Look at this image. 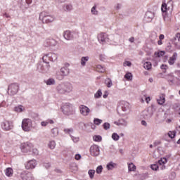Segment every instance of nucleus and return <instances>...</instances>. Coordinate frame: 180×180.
<instances>
[{
  "mask_svg": "<svg viewBox=\"0 0 180 180\" xmlns=\"http://www.w3.org/2000/svg\"><path fill=\"white\" fill-rule=\"evenodd\" d=\"M51 137H57L58 136V128H52L51 129Z\"/></svg>",
  "mask_w": 180,
  "mask_h": 180,
  "instance_id": "cd10ccee",
  "label": "nucleus"
},
{
  "mask_svg": "<svg viewBox=\"0 0 180 180\" xmlns=\"http://www.w3.org/2000/svg\"><path fill=\"white\" fill-rule=\"evenodd\" d=\"M65 133H68V134H70L71 136V133H72V131H74V130L72 129H64Z\"/></svg>",
  "mask_w": 180,
  "mask_h": 180,
  "instance_id": "052dcab7",
  "label": "nucleus"
},
{
  "mask_svg": "<svg viewBox=\"0 0 180 180\" xmlns=\"http://www.w3.org/2000/svg\"><path fill=\"white\" fill-rule=\"evenodd\" d=\"M165 51H160L155 53V56H156V57H162V56H165Z\"/></svg>",
  "mask_w": 180,
  "mask_h": 180,
  "instance_id": "09e8293b",
  "label": "nucleus"
},
{
  "mask_svg": "<svg viewBox=\"0 0 180 180\" xmlns=\"http://www.w3.org/2000/svg\"><path fill=\"white\" fill-rule=\"evenodd\" d=\"M63 37L66 40H72V39L75 37V33L70 30H66L64 32Z\"/></svg>",
  "mask_w": 180,
  "mask_h": 180,
  "instance_id": "2eb2a0df",
  "label": "nucleus"
},
{
  "mask_svg": "<svg viewBox=\"0 0 180 180\" xmlns=\"http://www.w3.org/2000/svg\"><path fill=\"white\" fill-rule=\"evenodd\" d=\"M79 112L82 116H88L91 113V109L86 105H82L79 106Z\"/></svg>",
  "mask_w": 180,
  "mask_h": 180,
  "instance_id": "f8f14e48",
  "label": "nucleus"
},
{
  "mask_svg": "<svg viewBox=\"0 0 180 180\" xmlns=\"http://www.w3.org/2000/svg\"><path fill=\"white\" fill-rule=\"evenodd\" d=\"M5 175L8 178H12L13 176V169L8 167L5 169Z\"/></svg>",
  "mask_w": 180,
  "mask_h": 180,
  "instance_id": "6ab92c4d",
  "label": "nucleus"
},
{
  "mask_svg": "<svg viewBox=\"0 0 180 180\" xmlns=\"http://www.w3.org/2000/svg\"><path fill=\"white\" fill-rule=\"evenodd\" d=\"M104 130H109L110 129V124L105 122L103 125Z\"/></svg>",
  "mask_w": 180,
  "mask_h": 180,
  "instance_id": "5fc2aeb1",
  "label": "nucleus"
},
{
  "mask_svg": "<svg viewBox=\"0 0 180 180\" xmlns=\"http://www.w3.org/2000/svg\"><path fill=\"white\" fill-rule=\"evenodd\" d=\"M102 122H103L102 120H101L99 118H96L94 120V123L96 126H99L100 124H102Z\"/></svg>",
  "mask_w": 180,
  "mask_h": 180,
  "instance_id": "8fccbe9b",
  "label": "nucleus"
},
{
  "mask_svg": "<svg viewBox=\"0 0 180 180\" xmlns=\"http://www.w3.org/2000/svg\"><path fill=\"white\" fill-rule=\"evenodd\" d=\"M47 124H54V121L53 120L49 119L46 121H42L41 122V126H42L43 127H46Z\"/></svg>",
  "mask_w": 180,
  "mask_h": 180,
  "instance_id": "393cba45",
  "label": "nucleus"
},
{
  "mask_svg": "<svg viewBox=\"0 0 180 180\" xmlns=\"http://www.w3.org/2000/svg\"><path fill=\"white\" fill-rule=\"evenodd\" d=\"M37 165V160L32 159L25 163V169H34Z\"/></svg>",
  "mask_w": 180,
  "mask_h": 180,
  "instance_id": "9d476101",
  "label": "nucleus"
},
{
  "mask_svg": "<svg viewBox=\"0 0 180 180\" xmlns=\"http://www.w3.org/2000/svg\"><path fill=\"white\" fill-rule=\"evenodd\" d=\"M91 15H98V10L96 9V6H94L91 9Z\"/></svg>",
  "mask_w": 180,
  "mask_h": 180,
  "instance_id": "de8ad7c7",
  "label": "nucleus"
},
{
  "mask_svg": "<svg viewBox=\"0 0 180 180\" xmlns=\"http://www.w3.org/2000/svg\"><path fill=\"white\" fill-rule=\"evenodd\" d=\"M21 127L24 131H30L33 129V122L29 118H25L22 121Z\"/></svg>",
  "mask_w": 180,
  "mask_h": 180,
  "instance_id": "7ed1b4c3",
  "label": "nucleus"
},
{
  "mask_svg": "<svg viewBox=\"0 0 180 180\" xmlns=\"http://www.w3.org/2000/svg\"><path fill=\"white\" fill-rule=\"evenodd\" d=\"M63 10L65 11V12H70L72 11V6L71 4H65L63 6Z\"/></svg>",
  "mask_w": 180,
  "mask_h": 180,
  "instance_id": "72a5a7b5",
  "label": "nucleus"
},
{
  "mask_svg": "<svg viewBox=\"0 0 180 180\" xmlns=\"http://www.w3.org/2000/svg\"><path fill=\"white\" fill-rule=\"evenodd\" d=\"M48 147L51 150H54L56 148V141H50L49 144H48Z\"/></svg>",
  "mask_w": 180,
  "mask_h": 180,
  "instance_id": "58836bf2",
  "label": "nucleus"
},
{
  "mask_svg": "<svg viewBox=\"0 0 180 180\" xmlns=\"http://www.w3.org/2000/svg\"><path fill=\"white\" fill-rule=\"evenodd\" d=\"M116 126H127V121L124 119H120L118 121L114 122Z\"/></svg>",
  "mask_w": 180,
  "mask_h": 180,
  "instance_id": "aec40b11",
  "label": "nucleus"
},
{
  "mask_svg": "<svg viewBox=\"0 0 180 180\" xmlns=\"http://www.w3.org/2000/svg\"><path fill=\"white\" fill-rule=\"evenodd\" d=\"M103 170V167H102V165H100V166L97 167V168L96 169V174H102Z\"/></svg>",
  "mask_w": 180,
  "mask_h": 180,
  "instance_id": "603ef678",
  "label": "nucleus"
},
{
  "mask_svg": "<svg viewBox=\"0 0 180 180\" xmlns=\"http://www.w3.org/2000/svg\"><path fill=\"white\" fill-rule=\"evenodd\" d=\"M42 60L45 64H49V61H50V54H46L43 56Z\"/></svg>",
  "mask_w": 180,
  "mask_h": 180,
  "instance_id": "f704fd0d",
  "label": "nucleus"
},
{
  "mask_svg": "<svg viewBox=\"0 0 180 180\" xmlns=\"http://www.w3.org/2000/svg\"><path fill=\"white\" fill-rule=\"evenodd\" d=\"M160 68H161V70H167V68H168V65H162L160 66Z\"/></svg>",
  "mask_w": 180,
  "mask_h": 180,
  "instance_id": "338daca9",
  "label": "nucleus"
},
{
  "mask_svg": "<svg viewBox=\"0 0 180 180\" xmlns=\"http://www.w3.org/2000/svg\"><path fill=\"white\" fill-rule=\"evenodd\" d=\"M101 153V150H99V146L97 145H93L90 147V154L93 157H98Z\"/></svg>",
  "mask_w": 180,
  "mask_h": 180,
  "instance_id": "9b49d317",
  "label": "nucleus"
},
{
  "mask_svg": "<svg viewBox=\"0 0 180 180\" xmlns=\"http://www.w3.org/2000/svg\"><path fill=\"white\" fill-rule=\"evenodd\" d=\"M162 12H168V11H169V7H168V6L167 5V4L163 3L162 4Z\"/></svg>",
  "mask_w": 180,
  "mask_h": 180,
  "instance_id": "79ce46f5",
  "label": "nucleus"
},
{
  "mask_svg": "<svg viewBox=\"0 0 180 180\" xmlns=\"http://www.w3.org/2000/svg\"><path fill=\"white\" fill-rule=\"evenodd\" d=\"M70 171L73 172L74 174L77 173L78 172V165L77 163H72L70 166Z\"/></svg>",
  "mask_w": 180,
  "mask_h": 180,
  "instance_id": "b1692460",
  "label": "nucleus"
},
{
  "mask_svg": "<svg viewBox=\"0 0 180 180\" xmlns=\"http://www.w3.org/2000/svg\"><path fill=\"white\" fill-rule=\"evenodd\" d=\"M39 71L41 72V74H47V72L50 71V65L49 63H44L41 65Z\"/></svg>",
  "mask_w": 180,
  "mask_h": 180,
  "instance_id": "4468645a",
  "label": "nucleus"
},
{
  "mask_svg": "<svg viewBox=\"0 0 180 180\" xmlns=\"http://www.w3.org/2000/svg\"><path fill=\"white\" fill-rule=\"evenodd\" d=\"M64 77L65 76L61 73L60 70L56 72V78L59 79V81L64 79Z\"/></svg>",
  "mask_w": 180,
  "mask_h": 180,
  "instance_id": "4c0bfd02",
  "label": "nucleus"
},
{
  "mask_svg": "<svg viewBox=\"0 0 180 180\" xmlns=\"http://www.w3.org/2000/svg\"><path fill=\"white\" fill-rule=\"evenodd\" d=\"M167 79L169 81V82H172V84H175V79H176L175 77H174V75H167L166 76Z\"/></svg>",
  "mask_w": 180,
  "mask_h": 180,
  "instance_id": "473e14b6",
  "label": "nucleus"
},
{
  "mask_svg": "<svg viewBox=\"0 0 180 180\" xmlns=\"http://www.w3.org/2000/svg\"><path fill=\"white\" fill-rule=\"evenodd\" d=\"M167 136H169L170 139H174V137H175V131H169Z\"/></svg>",
  "mask_w": 180,
  "mask_h": 180,
  "instance_id": "13d9d810",
  "label": "nucleus"
},
{
  "mask_svg": "<svg viewBox=\"0 0 180 180\" xmlns=\"http://www.w3.org/2000/svg\"><path fill=\"white\" fill-rule=\"evenodd\" d=\"M158 103L159 105H164L165 103V94H161L160 98L158 99Z\"/></svg>",
  "mask_w": 180,
  "mask_h": 180,
  "instance_id": "c756f323",
  "label": "nucleus"
},
{
  "mask_svg": "<svg viewBox=\"0 0 180 180\" xmlns=\"http://www.w3.org/2000/svg\"><path fill=\"white\" fill-rule=\"evenodd\" d=\"M93 140L94 141L101 143V141H102V136L101 135H95L93 136Z\"/></svg>",
  "mask_w": 180,
  "mask_h": 180,
  "instance_id": "a19ab883",
  "label": "nucleus"
},
{
  "mask_svg": "<svg viewBox=\"0 0 180 180\" xmlns=\"http://www.w3.org/2000/svg\"><path fill=\"white\" fill-rule=\"evenodd\" d=\"M96 68L98 72H105V68L101 65H97Z\"/></svg>",
  "mask_w": 180,
  "mask_h": 180,
  "instance_id": "37998d69",
  "label": "nucleus"
},
{
  "mask_svg": "<svg viewBox=\"0 0 180 180\" xmlns=\"http://www.w3.org/2000/svg\"><path fill=\"white\" fill-rule=\"evenodd\" d=\"M172 41L175 47L180 50V33L176 34L174 37L172 39Z\"/></svg>",
  "mask_w": 180,
  "mask_h": 180,
  "instance_id": "ddd939ff",
  "label": "nucleus"
},
{
  "mask_svg": "<svg viewBox=\"0 0 180 180\" xmlns=\"http://www.w3.org/2000/svg\"><path fill=\"white\" fill-rule=\"evenodd\" d=\"M143 115L145 119H150V117H153V110L148 109L143 112Z\"/></svg>",
  "mask_w": 180,
  "mask_h": 180,
  "instance_id": "f3484780",
  "label": "nucleus"
},
{
  "mask_svg": "<svg viewBox=\"0 0 180 180\" xmlns=\"http://www.w3.org/2000/svg\"><path fill=\"white\" fill-rule=\"evenodd\" d=\"M39 19L43 23H51L56 20V17L49 15V13L46 12H42L39 15Z\"/></svg>",
  "mask_w": 180,
  "mask_h": 180,
  "instance_id": "f03ea898",
  "label": "nucleus"
},
{
  "mask_svg": "<svg viewBox=\"0 0 180 180\" xmlns=\"http://www.w3.org/2000/svg\"><path fill=\"white\" fill-rule=\"evenodd\" d=\"M152 67H153V65L151 64V62L143 63V68H145V70H147L148 71L151 70Z\"/></svg>",
  "mask_w": 180,
  "mask_h": 180,
  "instance_id": "7c9ffc66",
  "label": "nucleus"
},
{
  "mask_svg": "<svg viewBox=\"0 0 180 180\" xmlns=\"http://www.w3.org/2000/svg\"><path fill=\"white\" fill-rule=\"evenodd\" d=\"M61 109L63 115H66V116H70V115H74L75 113L74 108L71 104H63Z\"/></svg>",
  "mask_w": 180,
  "mask_h": 180,
  "instance_id": "20e7f679",
  "label": "nucleus"
},
{
  "mask_svg": "<svg viewBox=\"0 0 180 180\" xmlns=\"http://www.w3.org/2000/svg\"><path fill=\"white\" fill-rule=\"evenodd\" d=\"M150 168H151V169H153V171H158L159 167L158 165L154 164V165H150Z\"/></svg>",
  "mask_w": 180,
  "mask_h": 180,
  "instance_id": "4d7b16f0",
  "label": "nucleus"
},
{
  "mask_svg": "<svg viewBox=\"0 0 180 180\" xmlns=\"http://www.w3.org/2000/svg\"><path fill=\"white\" fill-rule=\"evenodd\" d=\"M117 165L113 162H110L109 163L107 164L106 168L108 171H112V169H115L116 168Z\"/></svg>",
  "mask_w": 180,
  "mask_h": 180,
  "instance_id": "4be33fe9",
  "label": "nucleus"
},
{
  "mask_svg": "<svg viewBox=\"0 0 180 180\" xmlns=\"http://www.w3.org/2000/svg\"><path fill=\"white\" fill-rule=\"evenodd\" d=\"M99 60L101 61H105V60H106V56H105L104 54L99 55Z\"/></svg>",
  "mask_w": 180,
  "mask_h": 180,
  "instance_id": "680f3d73",
  "label": "nucleus"
},
{
  "mask_svg": "<svg viewBox=\"0 0 180 180\" xmlns=\"http://www.w3.org/2000/svg\"><path fill=\"white\" fill-rule=\"evenodd\" d=\"M88 175L90 179H94V178L95 177V169H89Z\"/></svg>",
  "mask_w": 180,
  "mask_h": 180,
  "instance_id": "c9c22d12",
  "label": "nucleus"
},
{
  "mask_svg": "<svg viewBox=\"0 0 180 180\" xmlns=\"http://www.w3.org/2000/svg\"><path fill=\"white\" fill-rule=\"evenodd\" d=\"M176 58H178V53H174L173 55L169 58L168 64H169V65H174L176 61Z\"/></svg>",
  "mask_w": 180,
  "mask_h": 180,
  "instance_id": "dca6fc26",
  "label": "nucleus"
},
{
  "mask_svg": "<svg viewBox=\"0 0 180 180\" xmlns=\"http://www.w3.org/2000/svg\"><path fill=\"white\" fill-rule=\"evenodd\" d=\"M89 61V56H83L81 58V65L82 67H85L86 65V63Z\"/></svg>",
  "mask_w": 180,
  "mask_h": 180,
  "instance_id": "bb28decb",
  "label": "nucleus"
},
{
  "mask_svg": "<svg viewBox=\"0 0 180 180\" xmlns=\"http://www.w3.org/2000/svg\"><path fill=\"white\" fill-rule=\"evenodd\" d=\"M98 40L101 41V44H105V43H106V35L104 33L100 34Z\"/></svg>",
  "mask_w": 180,
  "mask_h": 180,
  "instance_id": "5701e85b",
  "label": "nucleus"
},
{
  "mask_svg": "<svg viewBox=\"0 0 180 180\" xmlns=\"http://www.w3.org/2000/svg\"><path fill=\"white\" fill-rule=\"evenodd\" d=\"M22 153H30L33 149V145L30 143H22L20 146Z\"/></svg>",
  "mask_w": 180,
  "mask_h": 180,
  "instance_id": "1a4fd4ad",
  "label": "nucleus"
},
{
  "mask_svg": "<svg viewBox=\"0 0 180 180\" xmlns=\"http://www.w3.org/2000/svg\"><path fill=\"white\" fill-rule=\"evenodd\" d=\"M49 58H50V61H56V60H57V54L50 53Z\"/></svg>",
  "mask_w": 180,
  "mask_h": 180,
  "instance_id": "c03bdc74",
  "label": "nucleus"
},
{
  "mask_svg": "<svg viewBox=\"0 0 180 180\" xmlns=\"http://www.w3.org/2000/svg\"><path fill=\"white\" fill-rule=\"evenodd\" d=\"M128 169L130 172L136 171V165L132 162L128 164Z\"/></svg>",
  "mask_w": 180,
  "mask_h": 180,
  "instance_id": "e433bc0d",
  "label": "nucleus"
},
{
  "mask_svg": "<svg viewBox=\"0 0 180 180\" xmlns=\"http://www.w3.org/2000/svg\"><path fill=\"white\" fill-rule=\"evenodd\" d=\"M81 155L80 154H76L75 155V159L77 160V161H79V160H81Z\"/></svg>",
  "mask_w": 180,
  "mask_h": 180,
  "instance_id": "69168bd1",
  "label": "nucleus"
},
{
  "mask_svg": "<svg viewBox=\"0 0 180 180\" xmlns=\"http://www.w3.org/2000/svg\"><path fill=\"white\" fill-rule=\"evenodd\" d=\"M167 162H168V160H167V158H161V159L158 161L159 165H165V164H167Z\"/></svg>",
  "mask_w": 180,
  "mask_h": 180,
  "instance_id": "a18cd8bd",
  "label": "nucleus"
},
{
  "mask_svg": "<svg viewBox=\"0 0 180 180\" xmlns=\"http://www.w3.org/2000/svg\"><path fill=\"white\" fill-rule=\"evenodd\" d=\"M1 129L4 131H9L13 129V123L11 121L4 120L1 122Z\"/></svg>",
  "mask_w": 180,
  "mask_h": 180,
  "instance_id": "0eeeda50",
  "label": "nucleus"
},
{
  "mask_svg": "<svg viewBox=\"0 0 180 180\" xmlns=\"http://www.w3.org/2000/svg\"><path fill=\"white\" fill-rule=\"evenodd\" d=\"M25 108L23 105H17L14 108V112H16L17 113H22V112H25Z\"/></svg>",
  "mask_w": 180,
  "mask_h": 180,
  "instance_id": "412c9836",
  "label": "nucleus"
},
{
  "mask_svg": "<svg viewBox=\"0 0 180 180\" xmlns=\"http://www.w3.org/2000/svg\"><path fill=\"white\" fill-rule=\"evenodd\" d=\"M164 20L166 23H169L171 22V18L165 16Z\"/></svg>",
  "mask_w": 180,
  "mask_h": 180,
  "instance_id": "0e129e2a",
  "label": "nucleus"
},
{
  "mask_svg": "<svg viewBox=\"0 0 180 180\" xmlns=\"http://www.w3.org/2000/svg\"><path fill=\"white\" fill-rule=\"evenodd\" d=\"M118 106L121 108L122 112H129L131 109V105L126 101H119Z\"/></svg>",
  "mask_w": 180,
  "mask_h": 180,
  "instance_id": "39448f33",
  "label": "nucleus"
},
{
  "mask_svg": "<svg viewBox=\"0 0 180 180\" xmlns=\"http://www.w3.org/2000/svg\"><path fill=\"white\" fill-rule=\"evenodd\" d=\"M19 91L18 84H11L8 86V94L11 95H16Z\"/></svg>",
  "mask_w": 180,
  "mask_h": 180,
  "instance_id": "6e6552de",
  "label": "nucleus"
},
{
  "mask_svg": "<svg viewBox=\"0 0 180 180\" xmlns=\"http://www.w3.org/2000/svg\"><path fill=\"white\" fill-rule=\"evenodd\" d=\"M53 42H54V39L48 40L46 41V42L44 43V46L46 47H49V46H53V44H51Z\"/></svg>",
  "mask_w": 180,
  "mask_h": 180,
  "instance_id": "864d4df0",
  "label": "nucleus"
},
{
  "mask_svg": "<svg viewBox=\"0 0 180 180\" xmlns=\"http://www.w3.org/2000/svg\"><path fill=\"white\" fill-rule=\"evenodd\" d=\"M70 137L74 143H78L79 141V137L78 136H74L70 135Z\"/></svg>",
  "mask_w": 180,
  "mask_h": 180,
  "instance_id": "6e6d98bb",
  "label": "nucleus"
},
{
  "mask_svg": "<svg viewBox=\"0 0 180 180\" xmlns=\"http://www.w3.org/2000/svg\"><path fill=\"white\" fill-rule=\"evenodd\" d=\"M124 78L127 81H133V74L130 72H127L124 75Z\"/></svg>",
  "mask_w": 180,
  "mask_h": 180,
  "instance_id": "2f4dec72",
  "label": "nucleus"
},
{
  "mask_svg": "<svg viewBox=\"0 0 180 180\" xmlns=\"http://www.w3.org/2000/svg\"><path fill=\"white\" fill-rule=\"evenodd\" d=\"M22 180H34V176L32 172L27 171H22L20 174Z\"/></svg>",
  "mask_w": 180,
  "mask_h": 180,
  "instance_id": "423d86ee",
  "label": "nucleus"
},
{
  "mask_svg": "<svg viewBox=\"0 0 180 180\" xmlns=\"http://www.w3.org/2000/svg\"><path fill=\"white\" fill-rule=\"evenodd\" d=\"M60 71L63 75H65V77H67V75L70 74V69H68L67 67L61 68Z\"/></svg>",
  "mask_w": 180,
  "mask_h": 180,
  "instance_id": "c85d7f7f",
  "label": "nucleus"
},
{
  "mask_svg": "<svg viewBox=\"0 0 180 180\" xmlns=\"http://www.w3.org/2000/svg\"><path fill=\"white\" fill-rule=\"evenodd\" d=\"M105 84L108 88H112V86L113 85V83L112 82V79H110L109 78L105 79Z\"/></svg>",
  "mask_w": 180,
  "mask_h": 180,
  "instance_id": "ea45409f",
  "label": "nucleus"
},
{
  "mask_svg": "<svg viewBox=\"0 0 180 180\" xmlns=\"http://www.w3.org/2000/svg\"><path fill=\"white\" fill-rule=\"evenodd\" d=\"M146 21L151 22L154 19V13L150 11H147L145 15Z\"/></svg>",
  "mask_w": 180,
  "mask_h": 180,
  "instance_id": "a211bd4d",
  "label": "nucleus"
},
{
  "mask_svg": "<svg viewBox=\"0 0 180 180\" xmlns=\"http://www.w3.org/2000/svg\"><path fill=\"white\" fill-rule=\"evenodd\" d=\"M124 67H131V62L124 61L123 63Z\"/></svg>",
  "mask_w": 180,
  "mask_h": 180,
  "instance_id": "bf43d9fd",
  "label": "nucleus"
},
{
  "mask_svg": "<svg viewBox=\"0 0 180 180\" xmlns=\"http://www.w3.org/2000/svg\"><path fill=\"white\" fill-rule=\"evenodd\" d=\"M74 89L72 84L68 82H61L56 85V91L57 94L60 95H65V94H70V92Z\"/></svg>",
  "mask_w": 180,
  "mask_h": 180,
  "instance_id": "f257e3e1",
  "label": "nucleus"
},
{
  "mask_svg": "<svg viewBox=\"0 0 180 180\" xmlns=\"http://www.w3.org/2000/svg\"><path fill=\"white\" fill-rule=\"evenodd\" d=\"M102 96V91L101 90H98L96 93L94 94V98L96 99H99Z\"/></svg>",
  "mask_w": 180,
  "mask_h": 180,
  "instance_id": "49530a36",
  "label": "nucleus"
},
{
  "mask_svg": "<svg viewBox=\"0 0 180 180\" xmlns=\"http://www.w3.org/2000/svg\"><path fill=\"white\" fill-rule=\"evenodd\" d=\"M44 84L48 86L55 85L56 79H54L53 78H49L44 81Z\"/></svg>",
  "mask_w": 180,
  "mask_h": 180,
  "instance_id": "a878e982",
  "label": "nucleus"
},
{
  "mask_svg": "<svg viewBox=\"0 0 180 180\" xmlns=\"http://www.w3.org/2000/svg\"><path fill=\"white\" fill-rule=\"evenodd\" d=\"M141 124H142V126H145V127H146L147 126V122H146V120H142L141 122Z\"/></svg>",
  "mask_w": 180,
  "mask_h": 180,
  "instance_id": "774afa93",
  "label": "nucleus"
},
{
  "mask_svg": "<svg viewBox=\"0 0 180 180\" xmlns=\"http://www.w3.org/2000/svg\"><path fill=\"white\" fill-rule=\"evenodd\" d=\"M33 154H34L35 155H37V154H39V150H37V148H34V147L32 148V150Z\"/></svg>",
  "mask_w": 180,
  "mask_h": 180,
  "instance_id": "e2e57ef3",
  "label": "nucleus"
},
{
  "mask_svg": "<svg viewBox=\"0 0 180 180\" xmlns=\"http://www.w3.org/2000/svg\"><path fill=\"white\" fill-rule=\"evenodd\" d=\"M112 139L114 140V141H117L119 139H120V136L117 134L113 133L112 134Z\"/></svg>",
  "mask_w": 180,
  "mask_h": 180,
  "instance_id": "3c124183",
  "label": "nucleus"
}]
</instances>
